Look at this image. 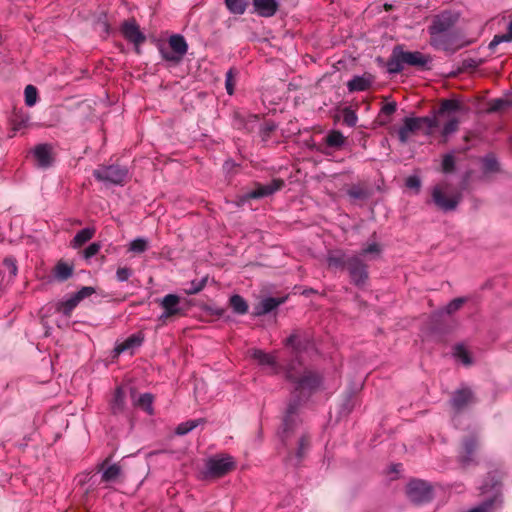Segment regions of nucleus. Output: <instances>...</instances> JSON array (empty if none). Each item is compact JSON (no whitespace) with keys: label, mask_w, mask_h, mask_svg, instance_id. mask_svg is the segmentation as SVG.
I'll return each mask as SVG.
<instances>
[{"label":"nucleus","mask_w":512,"mask_h":512,"mask_svg":"<svg viewBox=\"0 0 512 512\" xmlns=\"http://www.w3.org/2000/svg\"><path fill=\"white\" fill-rule=\"evenodd\" d=\"M430 61L431 58L428 55L419 51H405L402 45H396L387 61V71L398 74L407 66L423 70Z\"/></svg>","instance_id":"obj_1"},{"label":"nucleus","mask_w":512,"mask_h":512,"mask_svg":"<svg viewBox=\"0 0 512 512\" xmlns=\"http://www.w3.org/2000/svg\"><path fill=\"white\" fill-rule=\"evenodd\" d=\"M431 199L434 205L443 212L453 211L459 205L462 194L452 188L447 181L436 184L431 190Z\"/></svg>","instance_id":"obj_2"},{"label":"nucleus","mask_w":512,"mask_h":512,"mask_svg":"<svg viewBox=\"0 0 512 512\" xmlns=\"http://www.w3.org/2000/svg\"><path fill=\"white\" fill-rule=\"evenodd\" d=\"M438 127L439 122L436 117H406L403 125L398 129V139L402 144H406L410 136L417 131L423 130L426 135H431Z\"/></svg>","instance_id":"obj_3"},{"label":"nucleus","mask_w":512,"mask_h":512,"mask_svg":"<svg viewBox=\"0 0 512 512\" xmlns=\"http://www.w3.org/2000/svg\"><path fill=\"white\" fill-rule=\"evenodd\" d=\"M381 251V246L376 242H372L365 245L357 255H354V285H365L368 280V272L367 265L364 261H371L378 258Z\"/></svg>","instance_id":"obj_4"},{"label":"nucleus","mask_w":512,"mask_h":512,"mask_svg":"<svg viewBox=\"0 0 512 512\" xmlns=\"http://www.w3.org/2000/svg\"><path fill=\"white\" fill-rule=\"evenodd\" d=\"M455 18L450 13H443L434 18L429 32L431 35L432 45H443L446 48L450 45V40L445 37V34L449 33L450 29L455 24Z\"/></svg>","instance_id":"obj_5"},{"label":"nucleus","mask_w":512,"mask_h":512,"mask_svg":"<svg viewBox=\"0 0 512 512\" xmlns=\"http://www.w3.org/2000/svg\"><path fill=\"white\" fill-rule=\"evenodd\" d=\"M287 377L296 383V390H300L301 393L305 390L315 389L321 381L319 374L313 371L297 369L293 366L288 368Z\"/></svg>","instance_id":"obj_6"},{"label":"nucleus","mask_w":512,"mask_h":512,"mask_svg":"<svg viewBox=\"0 0 512 512\" xmlns=\"http://www.w3.org/2000/svg\"><path fill=\"white\" fill-rule=\"evenodd\" d=\"M406 494L415 505H424L434 498L433 487L423 480H412L407 485Z\"/></svg>","instance_id":"obj_7"},{"label":"nucleus","mask_w":512,"mask_h":512,"mask_svg":"<svg viewBox=\"0 0 512 512\" xmlns=\"http://www.w3.org/2000/svg\"><path fill=\"white\" fill-rule=\"evenodd\" d=\"M93 175L105 184L122 185L128 177V170L115 165L102 166L94 170Z\"/></svg>","instance_id":"obj_8"},{"label":"nucleus","mask_w":512,"mask_h":512,"mask_svg":"<svg viewBox=\"0 0 512 512\" xmlns=\"http://www.w3.org/2000/svg\"><path fill=\"white\" fill-rule=\"evenodd\" d=\"M169 47L171 49L170 52L163 48L161 49V54L165 60L174 63L180 62L188 49V45L181 35L171 36L169 38Z\"/></svg>","instance_id":"obj_9"},{"label":"nucleus","mask_w":512,"mask_h":512,"mask_svg":"<svg viewBox=\"0 0 512 512\" xmlns=\"http://www.w3.org/2000/svg\"><path fill=\"white\" fill-rule=\"evenodd\" d=\"M491 489L493 490V495L486 498L483 502H481L478 506L468 510L467 512H494V510L499 507L502 503L501 494H500V478H495V476L491 477Z\"/></svg>","instance_id":"obj_10"},{"label":"nucleus","mask_w":512,"mask_h":512,"mask_svg":"<svg viewBox=\"0 0 512 512\" xmlns=\"http://www.w3.org/2000/svg\"><path fill=\"white\" fill-rule=\"evenodd\" d=\"M475 402L476 398L474 393L468 387L454 391L450 399V405L455 413H461Z\"/></svg>","instance_id":"obj_11"},{"label":"nucleus","mask_w":512,"mask_h":512,"mask_svg":"<svg viewBox=\"0 0 512 512\" xmlns=\"http://www.w3.org/2000/svg\"><path fill=\"white\" fill-rule=\"evenodd\" d=\"M207 472L214 477H220L234 468V461L230 456L211 458L207 461Z\"/></svg>","instance_id":"obj_12"},{"label":"nucleus","mask_w":512,"mask_h":512,"mask_svg":"<svg viewBox=\"0 0 512 512\" xmlns=\"http://www.w3.org/2000/svg\"><path fill=\"white\" fill-rule=\"evenodd\" d=\"M478 448V440L475 436L470 435L463 439L459 452L460 461L468 465L474 461V454Z\"/></svg>","instance_id":"obj_13"},{"label":"nucleus","mask_w":512,"mask_h":512,"mask_svg":"<svg viewBox=\"0 0 512 512\" xmlns=\"http://www.w3.org/2000/svg\"><path fill=\"white\" fill-rule=\"evenodd\" d=\"M180 298L175 294H168L163 297L160 301V305L163 308V313L160 316V320L167 319L169 317L181 314V308L179 306Z\"/></svg>","instance_id":"obj_14"},{"label":"nucleus","mask_w":512,"mask_h":512,"mask_svg":"<svg viewBox=\"0 0 512 512\" xmlns=\"http://www.w3.org/2000/svg\"><path fill=\"white\" fill-rule=\"evenodd\" d=\"M33 155L36 159L37 165L41 168H47L53 162L52 148L47 144L37 145L33 149Z\"/></svg>","instance_id":"obj_15"},{"label":"nucleus","mask_w":512,"mask_h":512,"mask_svg":"<svg viewBox=\"0 0 512 512\" xmlns=\"http://www.w3.org/2000/svg\"><path fill=\"white\" fill-rule=\"evenodd\" d=\"M283 184L284 182L282 180L275 179L268 184L259 185L255 190L247 194V198H260L269 196L275 193L276 191L280 190Z\"/></svg>","instance_id":"obj_16"},{"label":"nucleus","mask_w":512,"mask_h":512,"mask_svg":"<svg viewBox=\"0 0 512 512\" xmlns=\"http://www.w3.org/2000/svg\"><path fill=\"white\" fill-rule=\"evenodd\" d=\"M255 11L262 17H271L278 10L277 0H253Z\"/></svg>","instance_id":"obj_17"},{"label":"nucleus","mask_w":512,"mask_h":512,"mask_svg":"<svg viewBox=\"0 0 512 512\" xmlns=\"http://www.w3.org/2000/svg\"><path fill=\"white\" fill-rule=\"evenodd\" d=\"M122 32L125 38L138 45L145 41V36L140 32L138 25L134 21H128L123 24Z\"/></svg>","instance_id":"obj_18"},{"label":"nucleus","mask_w":512,"mask_h":512,"mask_svg":"<svg viewBox=\"0 0 512 512\" xmlns=\"http://www.w3.org/2000/svg\"><path fill=\"white\" fill-rule=\"evenodd\" d=\"M100 471L101 480L107 483L117 482L122 475V469L118 464L107 465V463L104 462L101 465Z\"/></svg>","instance_id":"obj_19"},{"label":"nucleus","mask_w":512,"mask_h":512,"mask_svg":"<svg viewBox=\"0 0 512 512\" xmlns=\"http://www.w3.org/2000/svg\"><path fill=\"white\" fill-rule=\"evenodd\" d=\"M445 37H447L451 42L449 47L446 48L443 45H434V46L436 48L443 49L444 51L449 52V53H455L460 48L471 44V41H464L462 39V36L455 32H449V33L445 34Z\"/></svg>","instance_id":"obj_20"},{"label":"nucleus","mask_w":512,"mask_h":512,"mask_svg":"<svg viewBox=\"0 0 512 512\" xmlns=\"http://www.w3.org/2000/svg\"><path fill=\"white\" fill-rule=\"evenodd\" d=\"M461 109V104L459 101L455 99H445L442 100L437 110L436 114L433 117H436L439 121V117L442 116H450L451 114L459 111Z\"/></svg>","instance_id":"obj_21"},{"label":"nucleus","mask_w":512,"mask_h":512,"mask_svg":"<svg viewBox=\"0 0 512 512\" xmlns=\"http://www.w3.org/2000/svg\"><path fill=\"white\" fill-rule=\"evenodd\" d=\"M283 303V299H277L268 297L261 300L258 305L254 308V315L261 316L267 314L277 308L280 304Z\"/></svg>","instance_id":"obj_22"},{"label":"nucleus","mask_w":512,"mask_h":512,"mask_svg":"<svg viewBox=\"0 0 512 512\" xmlns=\"http://www.w3.org/2000/svg\"><path fill=\"white\" fill-rule=\"evenodd\" d=\"M143 341V338L140 335H131L122 343H119L114 351L116 354H120L122 352L133 350L136 347H139Z\"/></svg>","instance_id":"obj_23"},{"label":"nucleus","mask_w":512,"mask_h":512,"mask_svg":"<svg viewBox=\"0 0 512 512\" xmlns=\"http://www.w3.org/2000/svg\"><path fill=\"white\" fill-rule=\"evenodd\" d=\"M296 406L291 404L288 406L286 410V414L284 417V423H283V432L287 433L291 430H293L294 426L297 424V418H296Z\"/></svg>","instance_id":"obj_24"},{"label":"nucleus","mask_w":512,"mask_h":512,"mask_svg":"<svg viewBox=\"0 0 512 512\" xmlns=\"http://www.w3.org/2000/svg\"><path fill=\"white\" fill-rule=\"evenodd\" d=\"M95 233L94 228H84L81 231H79L75 237L73 238L71 245L73 248H78L82 246L84 243L89 241Z\"/></svg>","instance_id":"obj_25"},{"label":"nucleus","mask_w":512,"mask_h":512,"mask_svg":"<svg viewBox=\"0 0 512 512\" xmlns=\"http://www.w3.org/2000/svg\"><path fill=\"white\" fill-rule=\"evenodd\" d=\"M250 356L256 361H258V363L261 365L274 366L276 363L274 356L267 354L259 349L251 350Z\"/></svg>","instance_id":"obj_26"},{"label":"nucleus","mask_w":512,"mask_h":512,"mask_svg":"<svg viewBox=\"0 0 512 512\" xmlns=\"http://www.w3.org/2000/svg\"><path fill=\"white\" fill-rule=\"evenodd\" d=\"M230 305H231L233 311L237 314L243 315V314L247 313V311H248L247 302L240 295H233L230 298Z\"/></svg>","instance_id":"obj_27"},{"label":"nucleus","mask_w":512,"mask_h":512,"mask_svg":"<svg viewBox=\"0 0 512 512\" xmlns=\"http://www.w3.org/2000/svg\"><path fill=\"white\" fill-rule=\"evenodd\" d=\"M72 272L73 269L70 265L64 262H59L55 266L54 274L58 280L64 281L72 275Z\"/></svg>","instance_id":"obj_28"},{"label":"nucleus","mask_w":512,"mask_h":512,"mask_svg":"<svg viewBox=\"0 0 512 512\" xmlns=\"http://www.w3.org/2000/svg\"><path fill=\"white\" fill-rule=\"evenodd\" d=\"M502 42H512V20L508 24L507 33L495 35L489 43V49L493 50L498 44Z\"/></svg>","instance_id":"obj_29"},{"label":"nucleus","mask_w":512,"mask_h":512,"mask_svg":"<svg viewBox=\"0 0 512 512\" xmlns=\"http://www.w3.org/2000/svg\"><path fill=\"white\" fill-rule=\"evenodd\" d=\"M228 10L233 14L241 15L247 7V0H225Z\"/></svg>","instance_id":"obj_30"},{"label":"nucleus","mask_w":512,"mask_h":512,"mask_svg":"<svg viewBox=\"0 0 512 512\" xmlns=\"http://www.w3.org/2000/svg\"><path fill=\"white\" fill-rule=\"evenodd\" d=\"M509 107H512V100L497 98L490 101L488 112H498Z\"/></svg>","instance_id":"obj_31"},{"label":"nucleus","mask_w":512,"mask_h":512,"mask_svg":"<svg viewBox=\"0 0 512 512\" xmlns=\"http://www.w3.org/2000/svg\"><path fill=\"white\" fill-rule=\"evenodd\" d=\"M124 398L125 394L122 390V388H117L115 391L114 398L111 402V409L113 413H118L123 410L124 408Z\"/></svg>","instance_id":"obj_32"},{"label":"nucleus","mask_w":512,"mask_h":512,"mask_svg":"<svg viewBox=\"0 0 512 512\" xmlns=\"http://www.w3.org/2000/svg\"><path fill=\"white\" fill-rule=\"evenodd\" d=\"M397 105L395 102L386 103L382 108L380 112V123L381 124H387L390 122V116L396 111Z\"/></svg>","instance_id":"obj_33"},{"label":"nucleus","mask_w":512,"mask_h":512,"mask_svg":"<svg viewBox=\"0 0 512 512\" xmlns=\"http://www.w3.org/2000/svg\"><path fill=\"white\" fill-rule=\"evenodd\" d=\"M148 240L145 239V238H136L134 240H132L129 244V248L128 250L130 252H133V253H143L147 250L148 248Z\"/></svg>","instance_id":"obj_34"},{"label":"nucleus","mask_w":512,"mask_h":512,"mask_svg":"<svg viewBox=\"0 0 512 512\" xmlns=\"http://www.w3.org/2000/svg\"><path fill=\"white\" fill-rule=\"evenodd\" d=\"M326 143L331 148H339L344 143V137L340 132L332 131L327 135Z\"/></svg>","instance_id":"obj_35"},{"label":"nucleus","mask_w":512,"mask_h":512,"mask_svg":"<svg viewBox=\"0 0 512 512\" xmlns=\"http://www.w3.org/2000/svg\"><path fill=\"white\" fill-rule=\"evenodd\" d=\"M79 302L80 301L73 295L66 301L61 302L58 306V310L68 316L70 315L71 311L79 304Z\"/></svg>","instance_id":"obj_36"},{"label":"nucleus","mask_w":512,"mask_h":512,"mask_svg":"<svg viewBox=\"0 0 512 512\" xmlns=\"http://www.w3.org/2000/svg\"><path fill=\"white\" fill-rule=\"evenodd\" d=\"M200 420H189L184 423H181L177 426L175 432L177 435H185L196 428L199 424Z\"/></svg>","instance_id":"obj_37"},{"label":"nucleus","mask_w":512,"mask_h":512,"mask_svg":"<svg viewBox=\"0 0 512 512\" xmlns=\"http://www.w3.org/2000/svg\"><path fill=\"white\" fill-rule=\"evenodd\" d=\"M24 95H25V103L27 106L31 107L36 104L38 93H37V89L34 86H32V85L26 86Z\"/></svg>","instance_id":"obj_38"},{"label":"nucleus","mask_w":512,"mask_h":512,"mask_svg":"<svg viewBox=\"0 0 512 512\" xmlns=\"http://www.w3.org/2000/svg\"><path fill=\"white\" fill-rule=\"evenodd\" d=\"M458 127H459V120L457 118L453 117L445 123V125L443 126V129L441 131V134L443 137L446 138L450 134L456 132L458 130Z\"/></svg>","instance_id":"obj_39"},{"label":"nucleus","mask_w":512,"mask_h":512,"mask_svg":"<svg viewBox=\"0 0 512 512\" xmlns=\"http://www.w3.org/2000/svg\"><path fill=\"white\" fill-rule=\"evenodd\" d=\"M207 278H202L199 281L193 280L190 282L189 288L185 289V293L188 295L197 294L200 292L206 285Z\"/></svg>","instance_id":"obj_40"},{"label":"nucleus","mask_w":512,"mask_h":512,"mask_svg":"<svg viewBox=\"0 0 512 512\" xmlns=\"http://www.w3.org/2000/svg\"><path fill=\"white\" fill-rule=\"evenodd\" d=\"M345 263L344 255L341 252H332L328 256V265L330 267L338 268Z\"/></svg>","instance_id":"obj_41"},{"label":"nucleus","mask_w":512,"mask_h":512,"mask_svg":"<svg viewBox=\"0 0 512 512\" xmlns=\"http://www.w3.org/2000/svg\"><path fill=\"white\" fill-rule=\"evenodd\" d=\"M152 402L153 397L149 393L141 395L138 399V405L142 407L144 410H146L149 414H152L153 412Z\"/></svg>","instance_id":"obj_42"},{"label":"nucleus","mask_w":512,"mask_h":512,"mask_svg":"<svg viewBox=\"0 0 512 512\" xmlns=\"http://www.w3.org/2000/svg\"><path fill=\"white\" fill-rule=\"evenodd\" d=\"M455 170V158L451 154H446L442 160L443 173H452Z\"/></svg>","instance_id":"obj_43"},{"label":"nucleus","mask_w":512,"mask_h":512,"mask_svg":"<svg viewBox=\"0 0 512 512\" xmlns=\"http://www.w3.org/2000/svg\"><path fill=\"white\" fill-rule=\"evenodd\" d=\"M467 299L464 297H458L453 299L447 306L446 312L447 314H453L458 311L465 303Z\"/></svg>","instance_id":"obj_44"},{"label":"nucleus","mask_w":512,"mask_h":512,"mask_svg":"<svg viewBox=\"0 0 512 512\" xmlns=\"http://www.w3.org/2000/svg\"><path fill=\"white\" fill-rule=\"evenodd\" d=\"M483 168L485 172H495L499 169V165L494 156H486L483 159Z\"/></svg>","instance_id":"obj_45"},{"label":"nucleus","mask_w":512,"mask_h":512,"mask_svg":"<svg viewBox=\"0 0 512 512\" xmlns=\"http://www.w3.org/2000/svg\"><path fill=\"white\" fill-rule=\"evenodd\" d=\"M455 356L459 358L464 364H471V358L469 356V353L462 345H457L455 347Z\"/></svg>","instance_id":"obj_46"},{"label":"nucleus","mask_w":512,"mask_h":512,"mask_svg":"<svg viewBox=\"0 0 512 512\" xmlns=\"http://www.w3.org/2000/svg\"><path fill=\"white\" fill-rule=\"evenodd\" d=\"M132 275V270L128 267H119L116 271V278L120 282L127 281Z\"/></svg>","instance_id":"obj_47"},{"label":"nucleus","mask_w":512,"mask_h":512,"mask_svg":"<svg viewBox=\"0 0 512 512\" xmlns=\"http://www.w3.org/2000/svg\"><path fill=\"white\" fill-rule=\"evenodd\" d=\"M483 63V60H477L474 58H468L463 60L462 62V69L463 70H475L478 66H480Z\"/></svg>","instance_id":"obj_48"},{"label":"nucleus","mask_w":512,"mask_h":512,"mask_svg":"<svg viewBox=\"0 0 512 512\" xmlns=\"http://www.w3.org/2000/svg\"><path fill=\"white\" fill-rule=\"evenodd\" d=\"M370 86V81L362 77H354V91H364Z\"/></svg>","instance_id":"obj_49"},{"label":"nucleus","mask_w":512,"mask_h":512,"mask_svg":"<svg viewBox=\"0 0 512 512\" xmlns=\"http://www.w3.org/2000/svg\"><path fill=\"white\" fill-rule=\"evenodd\" d=\"M95 293V289L90 286H85L81 288L78 292L74 294V296L79 300H83L84 298H87Z\"/></svg>","instance_id":"obj_50"},{"label":"nucleus","mask_w":512,"mask_h":512,"mask_svg":"<svg viewBox=\"0 0 512 512\" xmlns=\"http://www.w3.org/2000/svg\"><path fill=\"white\" fill-rule=\"evenodd\" d=\"M406 187L410 189H415L416 191H419L421 187V180L418 176L412 175L409 176L405 181Z\"/></svg>","instance_id":"obj_51"},{"label":"nucleus","mask_w":512,"mask_h":512,"mask_svg":"<svg viewBox=\"0 0 512 512\" xmlns=\"http://www.w3.org/2000/svg\"><path fill=\"white\" fill-rule=\"evenodd\" d=\"M101 248V245L99 243H92L90 244L85 250H84V257L86 259L91 258L92 256L96 255Z\"/></svg>","instance_id":"obj_52"},{"label":"nucleus","mask_w":512,"mask_h":512,"mask_svg":"<svg viewBox=\"0 0 512 512\" xmlns=\"http://www.w3.org/2000/svg\"><path fill=\"white\" fill-rule=\"evenodd\" d=\"M234 85H235L234 77H233L232 71L230 70L226 74V90L229 95L233 94Z\"/></svg>","instance_id":"obj_53"},{"label":"nucleus","mask_w":512,"mask_h":512,"mask_svg":"<svg viewBox=\"0 0 512 512\" xmlns=\"http://www.w3.org/2000/svg\"><path fill=\"white\" fill-rule=\"evenodd\" d=\"M370 191L363 190L362 188H356L354 186V199H365L370 196Z\"/></svg>","instance_id":"obj_54"},{"label":"nucleus","mask_w":512,"mask_h":512,"mask_svg":"<svg viewBox=\"0 0 512 512\" xmlns=\"http://www.w3.org/2000/svg\"><path fill=\"white\" fill-rule=\"evenodd\" d=\"M5 266L7 267L9 273L11 276H15L17 273V266L16 263L11 259H6L4 261Z\"/></svg>","instance_id":"obj_55"},{"label":"nucleus","mask_w":512,"mask_h":512,"mask_svg":"<svg viewBox=\"0 0 512 512\" xmlns=\"http://www.w3.org/2000/svg\"><path fill=\"white\" fill-rule=\"evenodd\" d=\"M296 339H297V336H296V335H292V336H290V337L287 339V344H288V345H292V346H294V343H295Z\"/></svg>","instance_id":"obj_56"},{"label":"nucleus","mask_w":512,"mask_h":512,"mask_svg":"<svg viewBox=\"0 0 512 512\" xmlns=\"http://www.w3.org/2000/svg\"><path fill=\"white\" fill-rule=\"evenodd\" d=\"M384 9H385L386 11H390V10H392V9H393V6H392V4L385 3V4H384Z\"/></svg>","instance_id":"obj_57"},{"label":"nucleus","mask_w":512,"mask_h":512,"mask_svg":"<svg viewBox=\"0 0 512 512\" xmlns=\"http://www.w3.org/2000/svg\"><path fill=\"white\" fill-rule=\"evenodd\" d=\"M347 88L349 91H352V80L347 82Z\"/></svg>","instance_id":"obj_58"},{"label":"nucleus","mask_w":512,"mask_h":512,"mask_svg":"<svg viewBox=\"0 0 512 512\" xmlns=\"http://www.w3.org/2000/svg\"><path fill=\"white\" fill-rule=\"evenodd\" d=\"M399 468H401V464H397L393 467V471L398 472Z\"/></svg>","instance_id":"obj_59"},{"label":"nucleus","mask_w":512,"mask_h":512,"mask_svg":"<svg viewBox=\"0 0 512 512\" xmlns=\"http://www.w3.org/2000/svg\"><path fill=\"white\" fill-rule=\"evenodd\" d=\"M489 484L485 483L483 486V493H486L488 491Z\"/></svg>","instance_id":"obj_60"}]
</instances>
